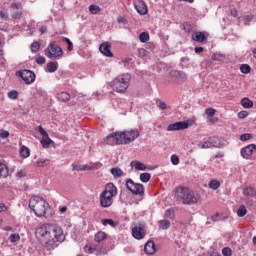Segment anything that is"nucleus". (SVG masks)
<instances>
[{
  "label": "nucleus",
  "instance_id": "obj_1",
  "mask_svg": "<svg viewBox=\"0 0 256 256\" xmlns=\"http://www.w3.org/2000/svg\"><path fill=\"white\" fill-rule=\"evenodd\" d=\"M36 237L46 245H55L65 240L63 229L57 225L44 224L36 229Z\"/></svg>",
  "mask_w": 256,
  "mask_h": 256
},
{
  "label": "nucleus",
  "instance_id": "obj_2",
  "mask_svg": "<svg viewBox=\"0 0 256 256\" xmlns=\"http://www.w3.org/2000/svg\"><path fill=\"white\" fill-rule=\"evenodd\" d=\"M140 133L137 129L125 130L122 132H113L106 136L105 143L106 145H129L133 143L135 139L139 137Z\"/></svg>",
  "mask_w": 256,
  "mask_h": 256
},
{
  "label": "nucleus",
  "instance_id": "obj_3",
  "mask_svg": "<svg viewBox=\"0 0 256 256\" xmlns=\"http://www.w3.org/2000/svg\"><path fill=\"white\" fill-rule=\"evenodd\" d=\"M177 200L181 201L183 205H195L201 201V194L189 188L180 187L177 190Z\"/></svg>",
  "mask_w": 256,
  "mask_h": 256
},
{
  "label": "nucleus",
  "instance_id": "obj_4",
  "mask_svg": "<svg viewBox=\"0 0 256 256\" xmlns=\"http://www.w3.org/2000/svg\"><path fill=\"white\" fill-rule=\"evenodd\" d=\"M29 208L35 213L36 217H47L49 203L39 196H33L29 200Z\"/></svg>",
  "mask_w": 256,
  "mask_h": 256
},
{
  "label": "nucleus",
  "instance_id": "obj_5",
  "mask_svg": "<svg viewBox=\"0 0 256 256\" xmlns=\"http://www.w3.org/2000/svg\"><path fill=\"white\" fill-rule=\"evenodd\" d=\"M117 195V186L113 183H108L104 191L100 194V206L104 209L113 205V197Z\"/></svg>",
  "mask_w": 256,
  "mask_h": 256
},
{
  "label": "nucleus",
  "instance_id": "obj_6",
  "mask_svg": "<svg viewBox=\"0 0 256 256\" xmlns=\"http://www.w3.org/2000/svg\"><path fill=\"white\" fill-rule=\"evenodd\" d=\"M130 81H131L130 74L126 73V74L119 75L113 80L112 89L117 93H125V91L129 89Z\"/></svg>",
  "mask_w": 256,
  "mask_h": 256
},
{
  "label": "nucleus",
  "instance_id": "obj_7",
  "mask_svg": "<svg viewBox=\"0 0 256 256\" xmlns=\"http://www.w3.org/2000/svg\"><path fill=\"white\" fill-rule=\"evenodd\" d=\"M44 53L48 59H59L63 57V49H61V47L57 46L55 43H50Z\"/></svg>",
  "mask_w": 256,
  "mask_h": 256
},
{
  "label": "nucleus",
  "instance_id": "obj_8",
  "mask_svg": "<svg viewBox=\"0 0 256 256\" xmlns=\"http://www.w3.org/2000/svg\"><path fill=\"white\" fill-rule=\"evenodd\" d=\"M126 189L133 195H145V187L141 183H135L132 179L126 180Z\"/></svg>",
  "mask_w": 256,
  "mask_h": 256
},
{
  "label": "nucleus",
  "instance_id": "obj_9",
  "mask_svg": "<svg viewBox=\"0 0 256 256\" xmlns=\"http://www.w3.org/2000/svg\"><path fill=\"white\" fill-rule=\"evenodd\" d=\"M16 75L17 77H21L26 85H31L32 83H35V72L31 70L18 71L16 72Z\"/></svg>",
  "mask_w": 256,
  "mask_h": 256
},
{
  "label": "nucleus",
  "instance_id": "obj_10",
  "mask_svg": "<svg viewBox=\"0 0 256 256\" xmlns=\"http://www.w3.org/2000/svg\"><path fill=\"white\" fill-rule=\"evenodd\" d=\"M193 123H190L189 120L179 121L172 123L167 126V131H183L185 129H189Z\"/></svg>",
  "mask_w": 256,
  "mask_h": 256
},
{
  "label": "nucleus",
  "instance_id": "obj_11",
  "mask_svg": "<svg viewBox=\"0 0 256 256\" xmlns=\"http://www.w3.org/2000/svg\"><path fill=\"white\" fill-rule=\"evenodd\" d=\"M38 131H39L40 135H42V139L40 141L42 147H44V149L49 148V145H51V143H53V140H51V138H49V134L47 133V131H45V129H43L42 126L38 127Z\"/></svg>",
  "mask_w": 256,
  "mask_h": 256
},
{
  "label": "nucleus",
  "instance_id": "obj_12",
  "mask_svg": "<svg viewBox=\"0 0 256 256\" xmlns=\"http://www.w3.org/2000/svg\"><path fill=\"white\" fill-rule=\"evenodd\" d=\"M199 149H213V147L220 148L221 143L217 142V139L210 138L208 141L198 144Z\"/></svg>",
  "mask_w": 256,
  "mask_h": 256
},
{
  "label": "nucleus",
  "instance_id": "obj_13",
  "mask_svg": "<svg viewBox=\"0 0 256 256\" xmlns=\"http://www.w3.org/2000/svg\"><path fill=\"white\" fill-rule=\"evenodd\" d=\"M256 151V145L255 144H249L246 147L242 148L240 153L243 159H251V156Z\"/></svg>",
  "mask_w": 256,
  "mask_h": 256
},
{
  "label": "nucleus",
  "instance_id": "obj_14",
  "mask_svg": "<svg viewBox=\"0 0 256 256\" xmlns=\"http://www.w3.org/2000/svg\"><path fill=\"white\" fill-rule=\"evenodd\" d=\"M133 5H134L137 13H139V15H147L148 10H147V5L145 4V1L134 0Z\"/></svg>",
  "mask_w": 256,
  "mask_h": 256
},
{
  "label": "nucleus",
  "instance_id": "obj_15",
  "mask_svg": "<svg viewBox=\"0 0 256 256\" xmlns=\"http://www.w3.org/2000/svg\"><path fill=\"white\" fill-rule=\"evenodd\" d=\"M130 166H131L132 169H135L136 171H150L151 170L150 167L143 164V162H140V161H137V160H133L130 163Z\"/></svg>",
  "mask_w": 256,
  "mask_h": 256
},
{
  "label": "nucleus",
  "instance_id": "obj_16",
  "mask_svg": "<svg viewBox=\"0 0 256 256\" xmlns=\"http://www.w3.org/2000/svg\"><path fill=\"white\" fill-rule=\"evenodd\" d=\"M99 51L105 55V57H113L111 52V44L109 42H104L100 45Z\"/></svg>",
  "mask_w": 256,
  "mask_h": 256
},
{
  "label": "nucleus",
  "instance_id": "obj_17",
  "mask_svg": "<svg viewBox=\"0 0 256 256\" xmlns=\"http://www.w3.org/2000/svg\"><path fill=\"white\" fill-rule=\"evenodd\" d=\"M132 235L134 239H143V237H145V229H143V227L136 226L132 229Z\"/></svg>",
  "mask_w": 256,
  "mask_h": 256
},
{
  "label": "nucleus",
  "instance_id": "obj_18",
  "mask_svg": "<svg viewBox=\"0 0 256 256\" xmlns=\"http://www.w3.org/2000/svg\"><path fill=\"white\" fill-rule=\"evenodd\" d=\"M192 39L197 41V43H203V41H207V36L203 32H193Z\"/></svg>",
  "mask_w": 256,
  "mask_h": 256
},
{
  "label": "nucleus",
  "instance_id": "obj_19",
  "mask_svg": "<svg viewBox=\"0 0 256 256\" xmlns=\"http://www.w3.org/2000/svg\"><path fill=\"white\" fill-rule=\"evenodd\" d=\"M144 251L146 255H154L155 253V242L148 241L144 246Z\"/></svg>",
  "mask_w": 256,
  "mask_h": 256
},
{
  "label": "nucleus",
  "instance_id": "obj_20",
  "mask_svg": "<svg viewBox=\"0 0 256 256\" xmlns=\"http://www.w3.org/2000/svg\"><path fill=\"white\" fill-rule=\"evenodd\" d=\"M57 69H59V63H57V62H49L47 64V71H48V73H55V71H57Z\"/></svg>",
  "mask_w": 256,
  "mask_h": 256
},
{
  "label": "nucleus",
  "instance_id": "obj_21",
  "mask_svg": "<svg viewBox=\"0 0 256 256\" xmlns=\"http://www.w3.org/2000/svg\"><path fill=\"white\" fill-rule=\"evenodd\" d=\"M94 239H95L96 243H101L102 241H105L107 239V234L105 232L100 231V232L96 233Z\"/></svg>",
  "mask_w": 256,
  "mask_h": 256
},
{
  "label": "nucleus",
  "instance_id": "obj_22",
  "mask_svg": "<svg viewBox=\"0 0 256 256\" xmlns=\"http://www.w3.org/2000/svg\"><path fill=\"white\" fill-rule=\"evenodd\" d=\"M243 195H245L246 197H255L256 196V190L253 189L252 187L244 188Z\"/></svg>",
  "mask_w": 256,
  "mask_h": 256
},
{
  "label": "nucleus",
  "instance_id": "obj_23",
  "mask_svg": "<svg viewBox=\"0 0 256 256\" xmlns=\"http://www.w3.org/2000/svg\"><path fill=\"white\" fill-rule=\"evenodd\" d=\"M57 99L58 101L66 102V101H69V99H71V95H69V93L67 92H61L57 94Z\"/></svg>",
  "mask_w": 256,
  "mask_h": 256
},
{
  "label": "nucleus",
  "instance_id": "obj_24",
  "mask_svg": "<svg viewBox=\"0 0 256 256\" xmlns=\"http://www.w3.org/2000/svg\"><path fill=\"white\" fill-rule=\"evenodd\" d=\"M241 105L244 107V109H251V107H253V101H251L249 98H243L241 100Z\"/></svg>",
  "mask_w": 256,
  "mask_h": 256
},
{
  "label": "nucleus",
  "instance_id": "obj_25",
  "mask_svg": "<svg viewBox=\"0 0 256 256\" xmlns=\"http://www.w3.org/2000/svg\"><path fill=\"white\" fill-rule=\"evenodd\" d=\"M9 175V169L7 168V165L0 162V177H7Z\"/></svg>",
  "mask_w": 256,
  "mask_h": 256
},
{
  "label": "nucleus",
  "instance_id": "obj_26",
  "mask_svg": "<svg viewBox=\"0 0 256 256\" xmlns=\"http://www.w3.org/2000/svg\"><path fill=\"white\" fill-rule=\"evenodd\" d=\"M210 189H213V191H217L221 187V182L219 180L213 179L209 182Z\"/></svg>",
  "mask_w": 256,
  "mask_h": 256
},
{
  "label": "nucleus",
  "instance_id": "obj_27",
  "mask_svg": "<svg viewBox=\"0 0 256 256\" xmlns=\"http://www.w3.org/2000/svg\"><path fill=\"white\" fill-rule=\"evenodd\" d=\"M172 75L173 77H177V79H187V74H185L183 71L174 70L172 71Z\"/></svg>",
  "mask_w": 256,
  "mask_h": 256
},
{
  "label": "nucleus",
  "instance_id": "obj_28",
  "mask_svg": "<svg viewBox=\"0 0 256 256\" xmlns=\"http://www.w3.org/2000/svg\"><path fill=\"white\" fill-rule=\"evenodd\" d=\"M20 155L21 157H23L24 159H27V157H29V155H31V151L29 150V148H27L26 146H22L20 148Z\"/></svg>",
  "mask_w": 256,
  "mask_h": 256
},
{
  "label": "nucleus",
  "instance_id": "obj_29",
  "mask_svg": "<svg viewBox=\"0 0 256 256\" xmlns=\"http://www.w3.org/2000/svg\"><path fill=\"white\" fill-rule=\"evenodd\" d=\"M140 181L142 183H149V181H151V174L144 172L140 174Z\"/></svg>",
  "mask_w": 256,
  "mask_h": 256
},
{
  "label": "nucleus",
  "instance_id": "obj_30",
  "mask_svg": "<svg viewBox=\"0 0 256 256\" xmlns=\"http://www.w3.org/2000/svg\"><path fill=\"white\" fill-rule=\"evenodd\" d=\"M110 173L113 175V177H122L123 176V170L121 168H112L110 170Z\"/></svg>",
  "mask_w": 256,
  "mask_h": 256
},
{
  "label": "nucleus",
  "instance_id": "obj_31",
  "mask_svg": "<svg viewBox=\"0 0 256 256\" xmlns=\"http://www.w3.org/2000/svg\"><path fill=\"white\" fill-rule=\"evenodd\" d=\"M73 171H91V168L88 165H75Z\"/></svg>",
  "mask_w": 256,
  "mask_h": 256
},
{
  "label": "nucleus",
  "instance_id": "obj_32",
  "mask_svg": "<svg viewBox=\"0 0 256 256\" xmlns=\"http://www.w3.org/2000/svg\"><path fill=\"white\" fill-rule=\"evenodd\" d=\"M138 57L141 59H145V57H148L149 51L145 50V48H138L137 49Z\"/></svg>",
  "mask_w": 256,
  "mask_h": 256
},
{
  "label": "nucleus",
  "instance_id": "obj_33",
  "mask_svg": "<svg viewBox=\"0 0 256 256\" xmlns=\"http://www.w3.org/2000/svg\"><path fill=\"white\" fill-rule=\"evenodd\" d=\"M159 223L160 229L167 230L171 227V222L169 220H161Z\"/></svg>",
  "mask_w": 256,
  "mask_h": 256
},
{
  "label": "nucleus",
  "instance_id": "obj_34",
  "mask_svg": "<svg viewBox=\"0 0 256 256\" xmlns=\"http://www.w3.org/2000/svg\"><path fill=\"white\" fill-rule=\"evenodd\" d=\"M238 217H245L247 215V208L245 206L241 205L237 210Z\"/></svg>",
  "mask_w": 256,
  "mask_h": 256
},
{
  "label": "nucleus",
  "instance_id": "obj_35",
  "mask_svg": "<svg viewBox=\"0 0 256 256\" xmlns=\"http://www.w3.org/2000/svg\"><path fill=\"white\" fill-rule=\"evenodd\" d=\"M7 95L8 99H12L13 101L19 99V92H17L16 90H11L10 92H8Z\"/></svg>",
  "mask_w": 256,
  "mask_h": 256
},
{
  "label": "nucleus",
  "instance_id": "obj_36",
  "mask_svg": "<svg viewBox=\"0 0 256 256\" xmlns=\"http://www.w3.org/2000/svg\"><path fill=\"white\" fill-rule=\"evenodd\" d=\"M240 71L241 73L247 75L248 73H251V66H249L248 64H242L240 66Z\"/></svg>",
  "mask_w": 256,
  "mask_h": 256
},
{
  "label": "nucleus",
  "instance_id": "obj_37",
  "mask_svg": "<svg viewBox=\"0 0 256 256\" xmlns=\"http://www.w3.org/2000/svg\"><path fill=\"white\" fill-rule=\"evenodd\" d=\"M89 11L92 15H97V13H99L101 11V8L97 5H90Z\"/></svg>",
  "mask_w": 256,
  "mask_h": 256
},
{
  "label": "nucleus",
  "instance_id": "obj_38",
  "mask_svg": "<svg viewBox=\"0 0 256 256\" xmlns=\"http://www.w3.org/2000/svg\"><path fill=\"white\" fill-rule=\"evenodd\" d=\"M139 39H140L141 43H147V41H149V33H147V32H142V33L139 35Z\"/></svg>",
  "mask_w": 256,
  "mask_h": 256
},
{
  "label": "nucleus",
  "instance_id": "obj_39",
  "mask_svg": "<svg viewBox=\"0 0 256 256\" xmlns=\"http://www.w3.org/2000/svg\"><path fill=\"white\" fill-rule=\"evenodd\" d=\"M0 19L3 21H7V19H9V12L7 9L0 10Z\"/></svg>",
  "mask_w": 256,
  "mask_h": 256
},
{
  "label": "nucleus",
  "instance_id": "obj_40",
  "mask_svg": "<svg viewBox=\"0 0 256 256\" xmlns=\"http://www.w3.org/2000/svg\"><path fill=\"white\" fill-rule=\"evenodd\" d=\"M31 51L33 53H37V51H39V49H41V44H39V42H33L31 44V47H30Z\"/></svg>",
  "mask_w": 256,
  "mask_h": 256
},
{
  "label": "nucleus",
  "instance_id": "obj_41",
  "mask_svg": "<svg viewBox=\"0 0 256 256\" xmlns=\"http://www.w3.org/2000/svg\"><path fill=\"white\" fill-rule=\"evenodd\" d=\"M165 215H166V217H168V219H175V210H173V209H167L166 211H165Z\"/></svg>",
  "mask_w": 256,
  "mask_h": 256
},
{
  "label": "nucleus",
  "instance_id": "obj_42",
  "mask_svg": "<svg viewBox=\"0 0 256 256\" xmlns=\"http://www.w3.org/2000/svg\"><path fill=\"white\" fill-rule=\"evenodd\" d=\"M85 251L88 253H95V251H97V245H86Z\"/></svg>",
  "mask_w": 256,
  "mask_h": 256
},
{
  "label": "nucleus",
  "instance_id": "obj_43",
  "mask_svg": "<svg viewBox=\"0 0 256 256\" xmlns=\"http://www.w3.org/2000/svg\"><path fill=\"white\" fill-rule=\"evenodd\" d=\"M102 225H110V227H115V221H113V219H104L102 220Z\"/></svg>",
  "mask_w": 256,
  "mask_h": 256
},
{
  "label": "nucleus",
  "instance_id": "obj_44",
  "mask_svg": "<svg viewBox=\"0 0 256 256\" xmlns=\"http://www.w3.org/2000/svg\"><path fill=\"white\" fill-rule=\"evenodd\" d=\"M223 59H225V56L222 54L215 53L212 55V61H223Z\"/></svg>",
  "mask_w": 256,
  "mask_h": 256
},
{
  "label": "nucleus",
  "instance_id": "obj_45",
  "mask_svg": "<svg viewBox=\"0 0 256 256\" xmlns=\"http://www.w3.org/2000/svg\"><path fill=\"white\" fill-rule=\"evenodd\" d=\"M222 255L231 256V255H233V252H232L231 248L225 247L222 249Z\"/></svg>",
  "mask_w": 256,
  "mask_h": 256
},
{
  "label": "nucleus",
  "instance_id": "obj_46",
  "mask_svg": "<svg viewBox=\"0 0 256 256\" xmlns=\"http://www.w3.org/2000/svg\"><path fill=\"white\" fill-rule=\"evenodd\" d=\"M19 239H21V237L19 236V234H11V235H10V241H11V243H17V241H19Z\"/></svg>",
  "mask_w": 256,
  "mask_h": 256
},
{
  "label": "nucleus",
  "instance_id": "obj_47",
  "mask_svg": "<svg viewBox=\"0 0 256 256\" xmlns=\"http://www.w3.org/2000/svg\"><path fill=\"white\" fill-rule=\"evenodd\" d=\"M101 167H103V164H101V162H96L89 166L90 171H93L94 169H101Z\"/></svg>",
  "mask_w": 256,
  "mask_h": 256
},
{
  "label": "nucleus",
  "instance_id": "obj_48",
  "mask_svg": "<svg viewBox=\"0 0 256 256\" xmlns=\"http://www.w3.org/2000/svg\"><path fill=\"white\" fill-rule=\"evenodd\" d=\"M21 17H23V12H21V10L12 13V18L14 19H20Z\"/></svg>",
  "mask_w": 256,
  "mask_h": 256
},
{
  "label": "nucleus",
  "instance_id": "obj_49",
  "mask_svg": "<svg viewBox=\"0 0 256 256\" xmlns=\"http://www.w3.org/2000/svg\"><path fill=\"white\" fill-rule=\"evenodd\" d=\"M251 134L250 133H245L240 135V141H249L251 139Z\"/></svg>",
  "mask_w": 256,
  "mask_h": 256
},
{
  "label": "nucleus",
  "instance_id": "obj_50",
  "mask_svg": "<svg viewBox=\"0 0 256 256\" xmlns=\"http://www.w3.org/2000/svg\"><path fill=\"white\" fill-rule=\"evenodd\" d=\"M7 137H9V131L7 130H0V139H7Z\"/></svg>",
  "mask_w": 256,
  "mask_h": 256
},
{
  "label": "nucleus",
  "instance_id": "obj_51",
  "mask_svg": "<svg viewBox=\"0 0 256 256\" xmlns=\"http://www.w3.org/2000/svg\"><path fill=\"white\" fill-rule=\"evenodd\" d=\"M171 163L172 165H179V156L173 154L171 156Z\"/></svg>",
  "mask_w": 256,
  "mask_h": 256
},
{
  "label": "nucleus",
  "instance_id": "obj_52",
  "mask_svg": "<svg viewBox=\"0 0 256 256\" xmlns=\"http://www.w3.org/2000/svg\"><path fill=\"white\" fill-rule=\"evenodd\" d=\"M65 43H67L68 47V51H73V42H71V40L69 38H64Z\"/></svg>",
  "mask_w": 256,
  "mask_h": 256
},
{
  "label": "nucleus",
  "instance_id": "obj_53",
  "mask_svg": "<svg viewBox=\"0 0 256 256\" xmlns=\"http://www.w3.org/2000/svg\"><path fill=\"white\" fill-rule=\"evenodd\" d=\"M219 217H221V214L216 213L215 215L211 216V221H213L214 223H217V222L221 221V218H219Z\"/></svg>",
  "mask_w": 256,
  "mask_h": 256
},
{
  "label": "nucleus",
  "instance_id": "obj_54",
  "mask_svg": "<svg viewBox=\"0 0 256 256\" xmlns=\"http://www.w3.org/2000/svg\"><path fill=\"white\" fill-rule=\"evenodd\" d=\"M206 115H208V117H213V115H215V109L214 108H207L205 110Z\"/></svg>",
  "mask_w": 256,
  "mask_h": 256
},
{
  "label": "nucleus",
  "instance_id": "obj_55",
  "mask_svg": "<svg viewBox=\"0 0 256 256\" xmlns=\"http://www.w3.org/2000/svg\"><path fill=\"white\" fill-rule=\"evenodd\" d=\"M36 63H37L38 65H44V63H45V57H43V56H37V58H36Z\"/></svg>",
  "mask_w": 256,
  "mask_h": 256
},
{
  "label": "nucleus",
  "instance_id": "obj_56",
  "mask_svg": "<svg viewBox=\"0 0 256 256\" xmlns=\"http://www.w3.org/2000/svg\"><path fill=\"white\" fill-rule=\"evenodd\" d=\"M10 8L19 11V9H21V3L14 2L10 5Z\"/></svg>",
  "mask_w": 256,
  "mask_h": 256
},
{
  "label": "nucleus",
  "instance_id": "obj_57",
  "mask_svg": "<svg viewBox=\"0 0 256 256\" xmlns=\"http://www.w3.org/2000/svg\"><path fill=\"white\" fill-rule=\"evenodd\" d=\"M247 115H249V113L247 111H240L238 113L239 119H245V117H247Z\"/></svg>",
  "mask_w": 256,
  "mask_h": 256
},
{
  "label": "nucleus",
  "instance_id": "obj_58",
  "mask_svg": "<svg viewBox=\"0 0 256 256\" xmlns=\"http://www.w3.org/2000/svg\"><path fill=\"white\" fill-rule=\"evenodd\" d=\"M37 163L39 167H43V165H47V163H49V160H38Z\"/></svg>",
  "mask_w": 256,
  "mask_h": 256
},
{
  "label": "nucleus",
  "instance_id": "obj_59",
  "mask_svg": "<svg viewBox=\"0 0 256 256\" xmlns=\"http://www.w3.org/2000/svg\"><path fill=\"white\" fill-rule=\"evenodd\" d=\"M244 21L246 23H249V22L253 21V15H246V16H244Z\"/></svg>",
  "mask_w": 256,
  "mask_h": 256
},
{
  "label": "nucleus",
  "instance_id": "obj_60",
  "mask_svg": "<svg viewBox=\"0 0 256 256\" xmlns=\"http://www.w3.org/2000/svg\"><path fill=\"white\" fill-rule=\"evenodd\" d=\"M159 109H161L162 111H165V109H167V104L165 102H160Z\"/></svg>",
  "mask_w": 256,
  "mask_h": 256
},
{
  "label": "nucleus",
  "instance_id": "obj_61",
  "mask_svg": "<svg viewBox=\"0 0 256 256\" xmlns=\"http://www.w3.org/2000/svg\"><path fill=\"white\" fill-rule=\"evenodd\" d=\"M3 211H7V206L0 204V213H3Z\"/></svg>",
  "mask_w": 256,
  "mask_h": 256
},
{
  "label": "nucleus",
  "instance_id": "obj_62",
  "mask_svg": "<svg viewBox=\"0 0 256 256\" xmlns=\"http://www.w3.org/2000/svg\"><path fill=\"white\" fill-rule=\"evenodd\" d=\"M194 51L195 53H203V47H196Z\"/></svg>",
  "mask_w": 256,
  "mask_h": 256
},
{
  "label": "nucleus",
  "instance_id": "obj_63",
  "mask_svg": "<svg viewBox=\"0 0 256 256\" xmlns=\"http://www.w3.org/2000/svg\"><path fill=\"white\" fill-rule=\"evenodd\" d=\"M230 13L232 17H237V9H232Z\"/></svg>",
  "mask_w": 256,
  "mask_h": 256
},
{
  "label": "nucleus",
  "instance_id": "obj_64",
  "mask_svg": "<svg viewBox=\"0 0 256 256\" xmlns=\"http://www.w3.org/2000/svg\"><path fill=\"white\" fill-rule=\"evenodd\" d=\"M65 211H67L66 206H63L62 208H60V213H65Z\"/></svg>",
  "mask_w": 256,
  "mask_h": 256
}]
</instances>
